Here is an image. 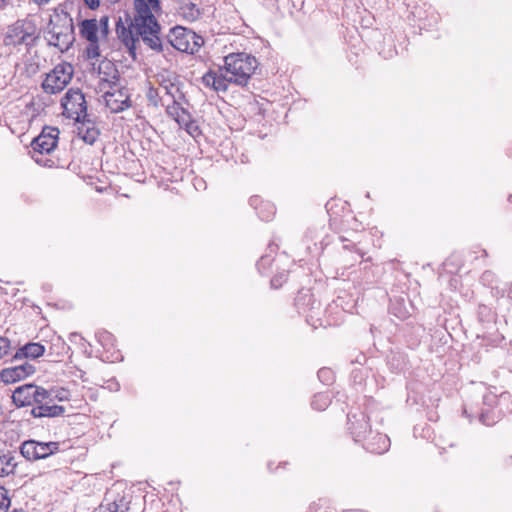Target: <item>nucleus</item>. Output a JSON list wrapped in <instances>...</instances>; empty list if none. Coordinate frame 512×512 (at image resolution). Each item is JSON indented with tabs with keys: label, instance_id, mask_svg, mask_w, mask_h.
<instances>
[{
	"label": "nucleus",
	"instance_id": "obj_1",
	"mask_svg": "<svg viewBox=\"0 0 512 512\" xmlns=\"http://www.w3.org/2000/svg\"><path fill=\"white\" fill-rule=\"evenodd\" d=\"M134 8L135 15L128 27L123 24L121 18L117 21L116 33L119 40L134 59L140 39L150 49L161 52L163 46L160 25L155 16L148 15V9L143 0H134Z\"/></svg>",
	"mask_w": 512,
	"mask_h": 512
},
{
	"label": "nucleus",
	"instance_id": "obj_2",
	"mask_svg": "<svg viewBox=\"0 0 512 512\" xmlns=\"http://www.w3.org/2000/svg\"><path fill=\"white\" fill-rule=\"evenodd\" d=\"M117 70L111 62L99 66L98 90L102 92V101L112 113L124 111L130 107L128 90L119 86Z\"/></svg>",
	"mask_w": 512,
	"mask_h": 512
},
{
	"label": "nucleus",
	"instance_id": "obj_3",
	"mask_svg": "<svg viewBox=\"0 0 512 512\" xmlns=\"http://www.w3.org/2000/svg\"><path fill=\"white\" fill-rule=\"evenodd\" d=\"M257 59L251 54L238 52L224 57V71L235 85L246 86L258 67Z\"/></svg>",
	"mask_w": 512,
	"mask_h": 512
},
{
	"label": "nucleus",
	"instance_id": "obj_4",
	"mask_svg": "<svg viewBox=\"0 0 512 512\" xmlns=\"http://www.w3.org/2000/svg\"><path fill=\"white\" fill-rule=\"evenodd\" d=\"M59 130L55 127H45L40 135L31 142V156L34 161L44 167H53L54 161L44 158L45 154H50L55 150L58 143Z\"/></svg>",
	"mask_w": 512,
	"mask_h": 512
},
{
	"label": "nucleus",
	"instance_id": "obj_5",
	"mask_svg": "<svg viewBox=\"0 0 512 512\" xmlns=\"http://www.w3.org/2000/svg\"><path fill=\"white\" fill-rule=\"evenodd\" d=\"M38 38V29L30 19L18 20L12 24L4 38L6 46H32Z\"/></svg>",
	"mask_w": 512,
	"mask_h": 512
},
{
	"label": "nucleus",
	"instance_id": "obj_6",
	"mask_svg": "<svg viewBox=\"0 0 512 512\" xmlns=\"http://www.w3.org/2000/svg\"><path fill=\"white\" fill-rule=\"evenodd\" d=\"M170 44L181 52L194 54L203 45V38L194 31L177 26L170 30L168 35Z\"/></svg>",
	"mask_w": 512,
	"mask_h": 512
},
{
	"label": "nucleus",
	"instance_id": "obj_7",
	"mask_svg": "<svg viewBox=\"0 0 512 512\" xmlns=\"http://www.w3.org/2000/svg\"><path fill=\"white\" fill-rule=\"evenodd\" d=\"M74 68L71 64L63 62L46 74L42 82V88L46 93L56 94L61 92L71 81Z\"/></svg>",
	"mask_w": 512,
	"mask_h": 512
},
{
	"label": "nucleus",
	"instance_id": "obj_8",
	"mask_svg": "<svg viewBox=\"0 0 512 512\" xmlns=\"http://www.w3.org/2000/svg\"><path fill=\"white\" fill-rule=\"evenodd\" d=\"M61 106L67 118L79 122L87 117L85 97L80 90L69 89L61 100Z\"/></svg>",
	"mask_w": 512,
	"mask_h": 512
},
{
	"label": "nucleus",
	"instance_id": "obj_9",
	"mask_svg": "<svg viewBox=\"0 0 512 512\" xmlns=\"http://www.w3.org/2000/svg\"><path fill=\"white\" fill-rule=\"evenodd\" d=\"M59 449L57 442H38L28 440L22 443L20 452L24 458L29 461L45 459Z\"/></svg>",
	"mask_w": 512,
	"mask_h": 512
},
{
	"label": "nucleus",
	"instance_id": "obj_10",
	"mask_svg": "<svg viewBox=\"0 0 512 512\" xmlns=\"http://www.w3.org/2000/svg\"><path fill=\"white\" fill-rule=\"evenodd\" d=\"M41 388L42 387L34 384H24L17 387L12 394L13 403L17 407L34 405L35 400H37V396L42 395L39 394Z\"/></svg>",
	"mask_w": 512,
	"mask_h": 512
},
{
	"label": "nucleus",
	"instance_id": "obj_11",
	"mask_svg": "<svg viewBox=\"0 0 512 512\" xmlns=\"http://www.w3.org/2000/svg\"><path fill=\"white\" fill-rule=\"evenodd\" d=\"M35 372V367L29 362L8 367L0 372V379L5 384H13L25 379Z\"/></svg>",
	"mask_w": 512,
	"mask_h": 512
},
{
	"label": "nucleus",
	"instance_id": "obj_12",
	"mask_svg": "<svg viewBox=\"0 0 512 512\" xmlns=\"http://www.w3.org/2000/svg\"><path fill=\"white\" fill-rule=\"evenodd\" d=\"M220 71L221 73L218 74L215 71L209 70L202 76L201 82L206 88L212 89L217 93H225L229 88V84L232 82L229 80L228 74L224 71V68L220 69Z\"/></svg>",
	"mask_w": 512,
	"mask_h": 512
},
{
	"label": "nucleus",
	"instance_id": "obj_13",
	"mask_svg": "<svg viewBox=\"0 0 512 512\" xmlns=\"http://www.w3.org/2000/svg\"><path fill=\"white\" fill-rule=\"evenodd\" d=\"M70 30L71 28L69 27L53 25L47 33V40L49 45L57 47L62 52L66 51L72 43Z\"/></svg>",
	"mask_w": 512,
	"mask_h": 512
},
{
	"label": "nucleus",
	"instance_id": "obj_14",
	"mask_svg": "<svg viewBox=\"0 0 512 512\" xmlns=\"http://www.w3.org/2000/svg\"><path fill=\"white\" fill-rule=\"evenodd\" d=\"M130 496L122 495L117 496L111 502L101 505L99 512H131Z\"/></svg>",
	"mask_w": 512,
	"mask_h": 512
},
{
	"label": "nucleus",
	"instance_id": "obj_15",
	"mask_svg": "<svg viewBox=\"0 0 512 512\" xmlns=\"http://www.w3.org/2000/svg\"><path fill=\"white\" fill-rule=\"evenodd\" d=\"M45 348L40 343H28L25 346L19 348L15 355L13 356L14 360H19L23 358L36 359L43 355Z\"/></svg>",
	"mask_w": 512,
	"mask_h": 512
},
{
	"label": "nucleus",
	"instance_id": "obj_16",
	"mask_svg": "<svg viewBox=\"0 0 512 512\" xmlns=\"http://www.w3.org/2000/svg\"><path fill=\"white\" fill-rule=\"evenodd\" d=\"M65 408L63 406L55 404V402L46 406H34L31 410V414L35 418L42 417H58L63 415Z\"/></svg>",
	"mask_w": 512,
	"mask_h": 512
},
{
	"label": "nucleus",
	"instance_id": "obj_17",
	"mask_svg": "<svg viewBox=\"0 0 512 512\" xmlns=\"http://www.w3.org/2000/svg\"><path fill=\"white\" fill-rule=\"evenodd\" d=\"M98 22L95 19H86L80 24V33L89 42L98 40Z\"/></svg>",
	"mask_w": 512,
	"mask_h": 512
},
{
	"label": "nucleus",
	"instance_id": "obj_18",
	"mask_svg": "<svg viewBox=\"0 0 512 512\" xmlns=\"http://www.w3.org/2000/svg\"><path fill=\"white\" fill-rule=\"evenodd\" d=\"M179 13L190 22L196 21L201 15L197 5L191 2L183 4L179 9Z\"/></svg>",
	"mask_w": 512,
	"mask_h": 512
},
{
	"label": "nucleus",
	"instance_id": "obj_19",
	"mask_svg": "<svg viewBox=\"0 0 512 512\" xmlns=\"http://www.w3.org/2000/svg\"><path fill=\"white\" fill-rule=\"evenodd\" d=\"M78 134L86 143L93 144L98 138L99 132L94 126L90 127L83 123L78 127Z\"/></svg>",
	"mask_w": 512,
	"mask_h": 512
},
{
	"label": "nucleus",
	"instance_id": "obj_20",
	"mask_svg": "<svg viewBox=\"0 0 512 512\" xmlns=\"http://www.w3.org/2000/svg\"><path fill=\"white\" fill-rule=\"evenodd\" d=\"M16 463L10 454L0 453V476H7L14 472Z\"/></svg>",
	"mask_w": 512,
	"mask_h": 512
},
{
	"label": "nucleus",
	"instance_id": "obj_21",
	"mask_svg": "<svg viewBox=\"0 0 512 512\" xmlns=\"http://www.w3.org/2000/svg\"><path fill=\"white\" fill-rule=\"evenodd\" d=\"M377 441L379 443L378 447H375L373 443H368L367 449L376 454H382L388 450L390 445V440L386 435L378 434L376 436Z\"/></svg>",
	"mask_w": 512,
	"mask_h": 512
},
{
	"label": "nucleus",
	"instance_id": "obj_22",
	"mask_svg": "<svg viewBox=\"0 0 512 512\" xmlns=\"http://www.w3.org/2000/svg\"><path fill=\"white\" fill-rule=\"evenodd\" d=\"M350 429L355 441H360L361 439H364L366 437V434L369 431V425L365 417H363L362 420L360 421L359 427H355L354 423L351 422Z\"/></svg>",
	"mask_w": 512,
	"mask_h": 512
},
{
	"label": "nucleus",
	"instance_id": "obj_23",
	"mask_svg": "<svg viewBox=\"0 0 512 512\" xmlns=\"http://www.w3.org/2000/svg\"><path fill=\"white\" fill-rule=\"evenodd\" d=\"M330 404L328 395L319 393L314 396L312 401V407L316 410H325Z\"/></svg>",
	"mask_w": 512,
	"mask_h": 512
},
{
	"label": "nucleus",
	"instance_id": "obj_24",
	"mask_svg": "<svg viewBox=\"0 0 512 512\" xmlns=\"http://www.w3.org/2000/svg\"><path fill=\"white\" fill-rule=\"evenodd\" d=\"M39 394H43L41 396H37V400L34 402V406H46L54 402L53 398L49 394V391L41 388Z\"/></svg>",
	"mask_w": 512,
	"mask_h": 512
},
{
	"label": "nucleus",
	"instance_id": "obj_25",
	"mask_svg": "<svg viewBox=\"0 0 512 512\" xmlns=\"http://www.w3.org/2000/svg\"><path fill=\"white\" fill-rule=\"evenodd\" d=\"M48 391H49V394L51 395V397L53 398L54 402L56 400L63 402V401H68L70 399V393L66 389L61 388V389L48 390Z\"/></svg>",
	"mask_w": 512,
	"mask_h": 512
},
{
	"label": "nucleus",
	"instance_id": "obj_26",
	"mask_svg": "<svg viewBox=\"0 0 512 512\" xmlns=\"http://www.w3.org/2000/svg\"><path fill=\"white\" fill-rule=\"evenodd\" d=\"M186 110L182 108L177 102H173L172 105H168L166 108L167 114L172 117L175 121L179 119L181 116V112H185Z\"/></svg>",
	"mask_w": 512,
	"mask_h": 512
},
{
	"label": "nucleus",
	"instance_id": "obj_27",
	"mask_svg": "<svg viewBox=\"0 0 512 512\" xmlns=\"http://www.w3.org/2000/svg\"><path fill=\"white\" fill-rule=\"evenodd\" d=\"M11 501L8 492L4 487H0V512H7Z\"/></svg>",
	"mask_w": 512,
	"mask_h": 512
},
{
	"label": "nucleus",
	"instance_id": "obj_28",
	"mask_svg": "<svg viewBox=\"0 0 512 512\" xmlns=\"http://www.w3.org/2000/svg\"><path fill=\"white\" fill-rule=\"evenodd\" d=\"M86 53L88 58H96L99 56L98 40H95V42H89Z\"/></svg>",
	"mask_w": 512,
	"mask_h": 512
},
{
	"label": "nucleus",
	"instance_id": "obj_29",
	"mask_svg": "<svg viewBox=\"0 0 512 512\" xmlns=\"http://www.w3.org/2000/svg\"><path fill=\"white\" fill-rule=\"evenodd\" d=\"M148 9V15L154 16V12H158L160 10V3L158 0H143Z\"/></svg>",
	"mask_w": 512,
	"mask_h": 512
},
{
	"label": "nucleus",
	"instance_id": "obj_30",
	"mask_svg": "<svg viewBox=\"0 0 512 512\" xmlns=\"http://www.w3.org/2000/svg\"><path fill=\"white\" fill-rule=\"evenodd\" d=\"M185 131L192 136L193 138H196L200 134V130L198 125L194 120L190 121L185 127Z\"/></svg>",
	"mask_w": 512,
	"mask_h": 512
},
{
	"label": "nucleus",
	"instance_id": "obj_31",
	"mask_svg": "<svg viewBox=\"0 0 512 512\" xmlns=\"http://www.w3.org/2000/svg\"><path fill=\"white\" fill-rule=\"evenodd\" d=\"M11 343L9 339L0 337V359L7 355L10 351Z\"/></svg>",
	"mask_w": 512,
	"mask_h": 512
},
{
	"label": "nucleus",
	"instance_id": "obj_32",
	"mask_svg": "<svg viewBox=\"0 0 512 512\" xmlns=\"http://www.w3.org/2000/svg\"><path fill=\"white\" fill-rule=\"evenodd\" d=\"M100 30L103 36H107L109 32V18L107 16H103L100 18L98 23V31Z\"/></svg>",
	"mask_w": 512,
	"mask_h": 512
},
{
	"label": "nucleus",
	"instance_id": "obj_33",
	"mask_svg": "<svg viewBox=\"0 0 512 512\" xmlns=\"http://www.w3.org/2000/svg\"><path fill=\"white\" fill-rule=\"evenodd\" d=\"M190 121H192V119L187 111L181 112V116L176 120L178 125L182 128H184Z\"/></svg>",
	"mask_w": 512,
	"mask_h": 512
},
{
	"label": "nucleus",
	"instance_id": "obj_34",
	"mask_svg": "<svg viewBox=\"0 0 512 512\" xmlns=\"http://www.w3.org/2000/svg\"><path fill=\"white\" fill-rule=\"evenodd\" d=\"M331 374V371L329 369L323 368L319 370L318 377L320 380L328 379V376Z\"/></svg>",
	"mask_w": 512,
	"mask_h": 512
},
{
	"label": "nucleus",
	"instance_id": "obj_35",
	"mask_svg": "<svg viewBox=\"0 0 512 512\" xmlns=\"http://www.w3.org/2000/svg\"><path fill=\"white\" fill-rule=\"evenodd\" d=\"M84 2L90 9H96L100 4L99 0H84Z\"/></svg>",
	"mask_w": 512,
	"mask_h": 512
},
{
	"label": "nucleus",
	"instance_id": "obj_36",
	"mask_svg": "<svg viewBox=\"0 0 512 512\" xmlns=\"http://www.w3.org/2000/svg\"><path fill=\"white\" fill-rule=\"evenodd\" d=\"M267 206H268V207H269V209H270V214H269V215H266V216H264V215L260 214V217H261L263 220H265V221L270 220V217L274 214V208H273V206H272V205H270V204H267Z\"/></svg>",
	"mask_w": 512,
	"mask_h": 512
},
{
	"label": "nucleus",
	"instance_id": "obj_37",
	"mask_svg": "<svg viewBox=\"0 0 512 512\" xmlns=\"http://www.w3.org/2000/svg\"><path fill=\"white\" fill-rule=\"evenodd\" d=\"M271 284H272V286H274V287H278V286H280V282H279V280H278L277 278H273V279L271 280Z\"/></svg>",
	"mask_w": 512,
	"mask_h": 512
},
{
	"label": "nucleus",
	"instance_id": "obj_38",
	"mask_svg": "<svg viewBox=\"0 0 512 512\" xmlns=\"http://www.w3.org/2000/svg\"><path fill=\"white\" fill-rule=\"evenodd\" d=\"M7 3H8V0H0V9L5 8Z\"/></svg>",
	"mask_w": 512,
	"mask_h": 512
},
{
	"label": "nucleus",
	"instance_id": "obj_39",
	"mask_svg": "<svg viewBox=\"0 0 512 512\" xmlns=\"http://www.w3.org/2000/svg\"><path fill=\"white\" fill-rule=\"evenodd\" d=\"M100 337H102L103 339H108V338H110V337H111V335H110L109 333H107V332H104V333H102V334L100 335Z\"/></svg>",
	"mask_w": 512,
	"mask_h": 512
},
{
	"label": "nucleus",
	"instance_id": "obj_40",
	"mask_svg": "<svg viewBox=\"0 0 512 512\" xmlns=\"http://www.w3.org/2000/svg\"><path fill=\"white\" fill-rule=\"evenodd\" d=\"M153 93H154V91L151 89V90L149 91V94H148L149 98L154 97V94H153Z\"/></svg>",
	"mask_w": 512,
	"mask_h": 512
},
{
	"label": "nucleus",
	"instance_id": "obj_41",
	"mask_svg": "<svg viewBox=\"0 0 512 512\" xmlns=\"http://www.w3.org/2000/svg\"><path fill=\"white\" fill-rule=\"evenodd\" d=\"M481 421H482L483 423H485L484 415H481Z\"/></svg>",
	"mask_w": 512,
	"mask_h": 512
}]
</instances>
